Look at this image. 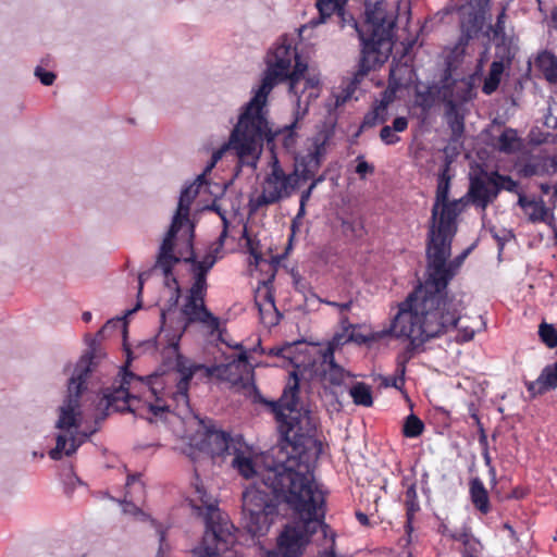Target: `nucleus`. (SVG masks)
<instances>
[{
    "label": "nucleus",
    "instance_id": "1",
    "mask_svg": "<svg viewBox=\"0 0 557 557\" xmlns=\"http://www.w3.org/2000/svg\"><path fill=\"white\" fill-rule=\"evenodd\" d=\"M297 391L298 379L293 371L280 401L273 406L284 436L273 455L255 449L239 435L228 436L219 430L206 432V447L212 457L253 481L243 493V523L247 532L252 536L267 534L280 500L295 511L277 537L276 550L265 557H299L318 529L325 535L327 532L320 515L324 497L311 471L319 448L307 432L309 417L299 406Z\"/></svg>",
    "mask_w": 557,
    "mask_h": 557
},
{
    "label": "nucleus",
    "instance_id": "2",
    "mask_svg": "<svg viewBox=\"0 0 557 557\" xmlns=\"http://www.w3.org/2000/svg\"><path fill=\"white\" fill-rule=\"evenodd\" d=\"M214 258L207 257L199 264L193 265L195 273V282L189 288V294L178 310L172 309L177 305L171 299L169 295L170 307L162 311L163 327L159 335V341L166 339L168 355L174 357L173 372L178 373V380L175 388H177V407H187V386L188 381L195 374L210 377L216 376L224 380L232 385L242 387H250L253 383V364L250 362L249 357L242 349L239 352L232 357L227 362H221L214 367H205L202 364H194L184 359L177 352V344L185 332L188 324L193 322H202L210 327H216L218 322L203 306V296L206 293V274L213 267Z\"/></svg>",
    "mask_w": 557,
    "mask_h": 557
},
{
    "label": "nucleus",
    "instance_id": "3",
    "mask_svg": "<svg viewBox=\"0 0 557 557\" xmlns=\"http://www.w3.org/2000/svg\"><path fill=\"white\" fill-rule=\"evenodd\" d=\"M178 373L173 369L154 373L144 381L132 373L124 372L121 384L112 392L107 391L96 405L97 417H103L112 411L129 410L151 423L169 422L173 432L181 437L193 438L185 425L193 428L200 422L197 417L189 414L182 420L172 412L177 406Z\"/></svg>",
    "mask_w": 557,
    "mask_h": 557
},
{
    "label": "nucleus",
    "instance_id": "4",
    "mask_svg": "<svg viewBox=\"0 0 557 557\" xmlns=\"http://www.w3.org/2000/svg\"><path fill=\"white\" fill-rule=\"evenodd\" d=\"M461 261L435 264L429 260L426 278L408 298L399 305V310L392 322L381 329L384 338H406L413 345H420L426 339L440 335L448 325L456 322V310L459 302H451L454 312L447 315L441 310V293L455 274Z\"/></svg>",
    "mask_w": 557,
    "mask_h": 557
},
{
    "label": "nucleus",
    "instance_id": "5",
    "mask_svg": "<svg viewBox=\"0 0 557 557\" xmlns=\"http://www.w3.org/2000/svg\"><path fill=\"white\" fill-rule=\"evenodd\" d=\"M106 357V352L96 346L83 355L76 363L65 368L69 374L67 394L57 410L54 420L55 447L49 451V457L59 460L74 454L86 441L87 433L82 429L87 422L88 399L86 379L94 367Z\"/></svg>",
    "mask_w": 557,
    "mask_h": 557
},
{
    "label": "nucleus",
    "instance_id": "6",
    "mask_svg": "<svg viewBox=\"0 0 557 557\" xmlns=\"http://www.w3.org/2000/svg\"><path fill=\"white\" fill-rule=\"evenodd\" d=\"M209 172L200 174L194 183L187 186L181 194L176 213L173 218L170 231L164 238L161 252L159 257V267L164 271L165 275V289L164 293L171 294V299L174 304L178 301L180 288L174 277H170L169 265L172 262L183 260L190 262L189 269L193 274V283L195 282V273L193 271L194 264H199L207 257L216 258L210 252L202 257L200 261H194V250L191 246V239L194 236V225L188 219L190 203L195 199H199V203L206 206L218 194L222 191L218 184L211 185L206 180V175Z\"/></svg>",
    "mask_w": 557,
    "mask_h": 557
},
{
    "label": "nucleus",
    "instance_id": "7",
    "mask_svg": "<svg viewBox=\"0 0 557 557\" xmlns=\"http://www.w3.org/2000/svg\"><path fill=\"white\" fill-rule=\"evenodd\" d=\"M275 135L270 128L268 116L246 103L228 140L212 151L205 172H211L230 149L235 151L242 163L255 166L262 153L263 140L271 141Z\"/></svg>",
    "mask_w": 557,
    "mask_h": 557
},
{
    "label": "nucleus",
    "instance_id": "8",
    "mask_svg": "<svg viewBox=\"0 0 557 557\" xmlns=\"http://www.w3.org/2000/svg\"><path fill=\"white\" fill-rule=\"evenodd\" d=\"M189 502L206 519L203 539L191 549L189 557H225L236 542L233 524L219 511L215 498L206 492L202 484L195 485Z\"/></svg>",
    "mask_w": 557,
    "mask_h": 557
},
{
    "label": "nucleus",
    "instance_id": "9",
    "mask_svg": "<svg viewBox=\"0 0 557 557\" xmlns=\"http://www.w3.org/2000/svg\"><path fill=\"white\" fill-rule=\"evenodd\" d=\"M448 178L443 174L438 180L428 246V258L434 260L435 264L440 261L450 262L448 258L451 238L456 233V219L465 208L461 199L448 201Z\"/></svg>",
    "mask_w": 557,
    "mask_h": 557
},
{
    "label": "nucleus",
    "instance_id": "10",
    "mask_svg": "<svg viewBox=\"0 0 557 557\" xmlns=\"http://www.w3.org/2000/svg\"><path fill=\"white\" fill-rule=\"evenodd\" d=\"M298 63L304 62L300 60L294 41L282 37L269 50L265 58L264 75L259 86L252 90V97L247 104L268 116L267 104L270 92L275 85L292 76Z\"/></svg>",
    "mask_w": 557,
    "mask_h": 557
},
{
    "label": "nucleus",
    "instance_id": "11",
    "mask_svg": "<svg viewBox=\"0 0 557 557\" xmlns=\"http://www.w3.org/2000/svg\"><path fill=\"white\" fill-rule=\"evenodd\" d=\"M298 184L297 171L286 172L273 154L260 177L258 187L250 196L249 206L252 210H258L285 200L296 191Z\"/></svg>",
    "mask_w": 557,
    "mask_h": 557
},
{
    "label": "nucleus",
    "instance_id": "12",
    "mask_svg": "<svg viewBox=\"0 0 557 557\" xmlns=\"http://www.w3.org/2000/svg\"><path fill=\"white\" fill-rule=\"evenodd\" d=\"M286 82L292 115L296 122H300L307 115L310 104L322 92V75L318 70L310 69L307 63H298Z\"/></svg>",
    "mask_w": 557,
    "mask_h": 557
},
{
    "label": "nucleus",
    "instance_id": "13",
    "mask_svg": "<svg viewBox=\"0 0 557 557\" xmlns=\"http://www.w3.org/2000/svg\"><path fill=\"white\" fill-rule=\"evenodd\" d=\"M263 352L277 358L276 366L287 367L292 364L300 370L310 367V358L318 352H322V348L315 345H309L305 342H295L276 346Z\"/></svg>",
    "mask_w": 557,
    "mask_h": 557
},
{
    "label": "nucleus",
    "instance_id": "14",
    "mask_svg": "<svg viewBox=\"0 0 557 557\" xmlns=\"http://www.w3.org/2000/svg\"><path fill=\"white\" fill-rule=\"evenodd\" d=\"M455 301L459 302L460 305L459 307H457L456 310V322L454 324H450V326L458 325V338L460 341H471L476 332H480L484 329V321L478 314H474L472 317H461L460 312L463 308L462 300L457 297H447V295L444 294V290L441 293L440 315L442 313L444 315H447L448 312H454V306H451V302ZM447 327H449V325Z\"/></svg>",
    "mask_w": 557,
    "mask_h": 557
},
{
    "label": "nucleus",
    "instance_id": "15",
    "mask_svg": "<svg viewBox=\"0 0 557 557\" xmlns=\"http://www.w3.org/2000/svg\"><path fill=\"white\" fill-rule=\"evenodd\" d=\"M319 376L324 387L325 396L331 395L336 400L343 394L350 379L349 374L334 362L332 352L323 354Z\"/></svg>",
    "mask_w": 557,
    "mask_h": 557
},
{
    "label": "nucleus",
    "instance_id": "16",
    "mask_svg": "<svg viewBox=\"0 0 557 557\" xmlns=\"http://www.w3.org/2000/svg\"><path fill=\"white\" fill-rule=\"evenodd\" d=\"M326 152V140L319 136L312 138L307 146V152L298 158V163L305 168L304 175H313Z\"/></svg>",
    "mask_w": 557,
    "mask_h": 557
},
{
    "label": "nucleus",
    "instance_id": "17",
    "mask_svg": "<svg viewBox=\"0 0 557 557\" xmlns=\"http://www.w3.org/2000/svg\"><path fill=\"white\" fill-rule=\"evenodd\" d=\"M527 387L533 396L555 389L557 387V361L546 366L539 377L533 382H529Z\"/></svg>",
    "mask_w": 557,
    "mask_h": 557
},
{
    "label": "nucleus",
    "instance_id": "18",
    "mask_svg": "<svg viewBox=\"0 0 557 557\" xmlns=\"http://www.w3.org/2000/svg\"><path fill=\"white\" fill-rule=\"evenodd\" d=\"M519 205L524 210V213L529 216V219L533 222L543 221L546 222L549 226L554 227V216L546 208L542 200L540 201H529L522 196L519 197Z\"/></svg>",
    "mask_w": 557,
    "mask_h": 557
},
{
    "label": "nucleus",
    "instance_id": "19",
    "mask_svg": "<svg viewBox=\"0 0 557 557\" xmlns=\"http://www.w3.org/2000/svg\"><path fill=\"white\" fill-rule=\"evenodd\" d=\"M256 305L259 307L261 318L263 320L269 318V323L274 322L276 309L271 294L270 286L265 283L260 285L256 292Z\"/></svg>",
    "mask_w": 557,
    "mask_h": 557
},
{
    "label": "nucleus",
    "instance_id": "20",
    "mask_svg": "<svg viewBox=\"0 0 557 557\" xmlns=\"http://www.w3.org/2000/svg\"><path fill=\"white\" fill-rule=\"evenodd\" d=\"M349 327V342L356 344H371L385 339L381 330L372 331L367 330L366 326L355 325L348 323Z\"/></svg>",
    "mask_w": 557,
    "mask_h": 557
},
{
    "label": "nucleus",
    "instance_id": "21",
    "mask_svg": "<svg viewBox=\"0 0 557 557\" xmlns=\"http://www.w3.org/2000/svg\"><path fill=\"white\" fill-rule=\"evenodd\" d=\"M535 66L548 82H557V60L552 53H540L535 60Z\"/></svg>",
    "mask_w": 557,
    "mask_h": 557
},
{
    "label": "nucleus",
    "instance_id": "22",
    "mask_svg": "<svg viewBox=\"0 0 557 557\" xmlns=\"http://www.w3.org/2000/svg\"><path fill=\"white\" fill-rule=\"evenodd\" d=\"M505 67H506V64L503 60L493 61V63L491 64L488 74L484 79V84H483V88H482L486 95H491L492 92H494L497 89V87L499 86V83L502 81V76H503Z\"/></svg>",
    "mask_w": 557,
    "mask_h": 557
},
{
    "label": "nucleus",
    "instance_id": "23",
    "mask_svg": "<svg viewBox=\"0 0 557 557\" xmlns=\"http://www.w3.org/2000/svg\"><path fill=\"white\" fill-rule=\"evenodd\" d=\"M349 395L357 406L370 407L373 404L371 387L364 383H355L349 388Z\"/></svg>",
    "mask_w": 557,
    "mask_h": 557
},
{
    "label": "nucleus",
    "instance_id": "24",
    "mask_svg": "<svg viewBox=\"0 0 557 557\" xmlns=\"http://www.w3.org/2000/svg\"><path fill=\"white\" fill-rule=\"evenodd\" d=\"M470 194L475 202L479 206L485 207L486 203L496 195V190H494L493 185L487 183L485 186L483 183L476 181L473 182L470 188Z\"/></svg>",
    "mask_w": 557,
    "mask_h": 557
},
{
    "label": "nucleus",
    "instance_id": "25",
    "mask_svg": "<svg viewBox=\"0 0 557 557\" xmlns=\"http://www.w3.org/2000/svg\"><path fill=\"white\" fill-rule=\"evenodd\" d=\"M470 494L475 507L482 512H487L490 508L487 492L478 479L471 481Z\"/></svg>",
    "mask_w": 557,
    "mask_h": 557
},
{
    "label": "nucleus",
    "instance_id": "26",
    "mask_svg": "<svg viewBox=\"0 0 557 557\" xmlns=\"http://www.w3.org/2000/svg\"><path fill=\"white\" fill-rule=\"evenodd\" d=\"M140 304H138L136 306V308H134L133 310H129L125 313V315L123 318H116V319H112L110 321H108L106 323V325L102 327V330L100 331V333H104L107 332L108 330L110 329H114V327H117V326H121L122 330H123V346H124V350L127 355V359L131 358V355L133 354L131 351V348L127 344V341H126V335H127V325H126V322L124 321V319L128 315H131L132 313H134L138 308H139Z\"/></svg>",
    "mask_w": 557,
    "mask_h": 557
},
{
    "label": "nucleus",
    "instance_id": "27",
    "mask_svg": "<svg viewBox=\"0 0 557 557\" xmlns=\"http://www.w3.org/2000/svg\"><path fill=\"white\" fill-rule=\"evenodd\" d=\"M349 342V327L348 322L345 320L341 324V329L334 334L331 342L327 344V348L323 354L334 352V350Z\"/></svg>",
    "mask_w": 557,
    "mask_h": 557
},
{
    "label": "nucleus",
    "instance_id": "28",
    "mask_svg": "<svg viewBox=\"0 0 557 557\" xmlns=\"http://www.w3.org/2000/svg\"><path fill=\"white\" fill-rule=\"evenodd\" d=\"M298 122L295 121V119L293 117V122L285 126L284 128H273L271 123L269 122V125H270V128L273 133H275V137L269 141L267 140L269 144L273 143L276 138H278L280 136H283V145L286 147V148H289L294 145L295 143V132L294 129L296 128Z\"/></svg>",
    "mask_w": 557,
    "mask_h": 557
},
{
    "label": "nucleus",
    "instance_id": "29",
    "mask_svg": "<svg viewBox=\"0 0 557 557\" xmlns=\"http://www.w3.org/2000/svg\"><path fill=\"white\" fill-rule=\"evenodd\" d=\"M245 240H246V247L250 255L249 264H255L256 267L261 265L262 263H265V260L262 255L261 245L260 242L249 237L245 234Z\"/></svg>",
    "mask_w": 557,
    "mask_h": 557
},
{
    "label": "nucleus",
    "instance_id": "30",
    "mask_svg": "<svg viewBox=\"0 0 557 557\" xmlns=\"http://www.w3.org/2000/svg\"><path fill=\"white\" fill-rule=\"evenodd\" d=\"M520 147V140L513 129H506L498 139V148L505 152H511Z\"/></svg>",
    "mask_w": 557,
    "mask_h": 557
},
{
    "label": "nucleus",
    "instance_id": "31",
    "mask_svg": "<svg viewBox=\"0 0 557 557\" xmlns=\"http://www.w3.org/2000/svg\"><path fill=\"white\" fill-rule=\"evenodd\" d=\"M539 334L547 347L555 348L557 346V330L552 324L542 323Z\"/></svg>",
    "mask_w": 557,
    "mask_h": 557
},
{
    "label": "nucleus",
    "instance_id": "32",
    "mask_svg": "<svg viewBox=\"0 0 557 557\" xmlns=\"http://www.w3.org/2000/svg\"><path fill=\"white\" fill-rule=\"evenodd\" d=\"M490 184L493 185V188L496 191L498 189L513 191L517 187V184L510 177L503 176L496 173L490 177Z\"/></svg>",
    "mask_w": 557,
    "mask_h": 557
},
{
    "label": "nucleus",
    "instance_id": "33",
    "mask_svg": "<svg viewBox=\"0 0 557 557\" xmlns=\"http://www.w3.org/2000/svg\"><path fill=\"white\" fill-rule=\"evenodd\" d=\"M423 423L416 416H409L404 425V434L407 437H416L422 433Z\"/></svg>",
    "mask_w": 557,
    "mask_h": 557
},
{
    "label": "nucleus",
    "instance_id": "34",
    "mask_svg": "<svg viewBox=\"0 0 557 557\" xmlns=\"http://www.w3.org/2000/svg\"><path fill=\"white\" fill-rule=\"evenodd\" d=\"M126 486H127V496L131 499L137 498V496L139 494H141L143 490H144L143 483L140 482L138 476L129 478L126 483Z\"/></svg>",
    "mask_w": 557,
    "mask_h": 557
},
{
    "label": "nucleus",
    "instance_id": "35",
    "mask_svg": "<svg viewBox=\"0 0 557 557\" xmlns=\"http://www.w3.org/2000/svg\"><path fill=\"white\" fill-rule=\"evenodd\" d=\"M405 366L400 363L397 369V375L384 379V385L401 388L404 385Z\"/></svg>",
    "mask_w": 557,
    "mask_h": 557
},
{
    "label": "nucleus",
    "instance_id": "36",
    "mask_svg": "<svg viewBox=\"0 0 557 557\" xmlns=\"http://www.w3.org/2000/svg\"><path fill=\"white\" fill-rule=\"evenodd\" d=\"M35 75L45 86L52 85L55 79V75L52 72L46 71L42 67H37L35 70Z\"/></svg>",
    "mask_w": 557,
    "mask_h": 557
},
{
    "label": "nucleus",
    "instance_id": "37",
    "mask_svg": "<svg viewBox=\"0 0 557 557\" xmlns=\"http://www.w3.org/2000/svg\"><path fill=\"white\" fill-rule=\"evenodd\" d=\"M381 139L387 145H393L399 140V137L392 127L385 126L381 131Z\"/></svg>",
    "mask_w": 557,
    "mask_h": 557
},
{
    "label": "nucleus",
    "instance_id": "38",
    "mask_svg": "<svg viewBox=\"0 0 557 557\" xmlns=\"http://www.w3.org/2000/svg\"><path fill=\"white\" fill-rule=\"evenodd\" d=\"M302 222L299 219H293L290 225V235L288 238V245L292 246L293 243L297 239L298 235L301 233Z\"/></svg>",
    "mask_w": 557,
    "mask_h": 557
},
{
    "label": "nucleus",
    "instance_id": "39",
    "mask_svg": "<svg viewBox=\"0 0 557 557\" xmlns=\"http://www.w3.org/2000/svg\"><path fill=\"white\" fill-rule=\"evenodd\" d=\"M156 350V343L152 339H149V341H146V342H143V343H139L136 348H135V351L134 354L136 356L140 355V354H144V352H152Z\"/></svg>",
    "mask_w": 557,
    "mask_h": 557
},
{
    "label": "nucleus",
    "instance_id": "40",
    "mask_svg": "<svg viewBox=\"0 0 557 557\" xmlns=\"http://www.w3.org/2000/svg\"><path fill=\"white\" fill-rule=\"evenodd\" d=\"M373 170H374L373 166L371 164H369L367 161H364L361 158L358 159L356 172L360 176L364 177L367 174H371L373 172Z\"/></svg>",
    "mask_w": 557,
    "mask_h": 557
},
{
    "label": "nucleus",
    "instance_id": "41",
    "mask_svg": "<svg viewBox=\"0 0 557 557\" xmlns=\"http://www.w3.org/2000/svg\"><path fill=\"white\" fill-rule=\"evenodd\" d=\"M319 182H321V178L312 182L309 188L301 194L300 201L302 202V207H306L307 201L310 199L311 194Z\"/></svg>",
    "mask_w": 557,
    "mask_h": 557
},
{
    "label": "nucleus",
    "instance_id": "42",
    "mask_svg": "<svg viewBox=\"0 0 557 557\" xmlns=\"http://www.w3.org/2000/svg\"><path fill=\"white\" fill-rule=\"evenodd\" d=\"M408 122L405 117H397L393 123V129L395 132H403L407 128Z\"/></svg>",
    "mask_w": 557,
    "mask_h": 557
},
{
    "label": "nucleus",
    "instance_id": "43",
    "mask_svg": "<svg viewBox=\"0 0 557 557\" xmlns=\"http://www.w3.org/2000/svg\"><path fill=\"white\" fill-rule=\"evenodd\" d=\"M503 17H504V14H502L498 18V22H497V25H496V29H495V38H498V35H499V32L502 30L503 28Z\"/></svg>",
    "mask_w": 557,
    "mask_h": 557
},
{
    "label": "nucleus",
    "instance_id": "44",
    "mask_svg": "<svg viewBox=\"0 0 557 557\" xmlns=\"http://www.w3.org/2000/svg\"><path fill=\"white\" fill-rule=\"evenodd\" d=\"M305 213H306V207H302V202L300 201L299 211L294 219H299V221L302 222Z\"/></svg>",
    "mask_w": 557,
    "mask_h": 557
},
{
    "label": "nucleus",
    "instance_id": "45",
    "mask_svg": "<svg viewBox=\"0 0 557 557\" xmlns=\"http://www.w3.org/2000/svg\"><path fill=\"white\" fill-rule=\"evenodd\" d=\"M403 69H399V70H392L391 71V78H392V83H391V90L394 92L395 91V77H396V74H397V71H401Z\"/></svg>",
    "mask_w": 557,
    "mask_h": 557
},
{
    "label": "nucleus",
    "instance_id": "46",
    "mask_svg": "<svg viewBox=\"0 0 557 557\" xmlns=\"http://www.w3.org/2000/svg\"><path fill=\"white\" fill-rule=\"evenodd\" d=\"M357 518L360 521V523H362L364 525L368 524V517H367V515H364L362 512H358L357 513Z\"/></svg>",
    "mask_w": 557,
    "mask_h": 557
},
{
    "label": "nucleus",
    "instance_id": "47",
    "mask_svg": "<svg viewBox=\"0 0 557 557\" xmlns=\"http://www.w3.org/2000/svg\"><path fill=\"white\" fill-rule=\"evenodd\" d=\"M552 22L555 29H557V8L552 13Z\"/></svg>",
    "mask_w": 557,
    "mask_h": 557
},
{
    "label": "nucleus",
    "instance_id": "48",
    "mask_svg": "<svg viewBox=\"0 0 557 557\" xmlns=\"http://www.w3.org/2000/svg\"><path fill=\"white\" fill-rule=\"evenodd\" d=\"M341 311H345V310H348L349 308V304H342V305H336Z\"/></svg>",
    "mask_w": 557,
    "mask_h": 557
},
{
    "label": "nucleus",
    "instance_id": "49",
    "mask_svg": "<svg viewBox=\"0 0 557 557\" xmlns=\"http://www.w3.org/2000/svg\"><path fill=\"white\" fill-rule=\"evenodd\" d=\"M83 319H84L85 321H89V320L91 319V313H90V312H84V313H83Z\"/></svg>",
    "mask_w": 557,
    "mask_h": 557
},
{
    "label": "nucleus",
    "instance_id": "50",
    "mask_svg": "<svg viewBox=\"0 0 557 557\" xmlns=\"http://www.w3.org/2000/svg\"><path fill=\"white\" fill-rule=\"evenodd\" d=\"M143 281H144V277L143 275L139 276V293H141V289H143Z\"/></svg>",
    "mask_w": 557,
    "mask_h": 557
},
{
    "label": "nucleus",
    "instance_id": "51",
    "mask_svg": "<svg viewBox=\"0 0 557 557\" xmlns=\"http://www.w3.org/2000/svg\"><path fill=\"white\" fill-rule=\"evenodd\" d=\"M326 557H336V555L333 550H331L326 554Z\"/></svg>",
    "mask_w": 557,
    "mask_h": 557
}]
</instances>
